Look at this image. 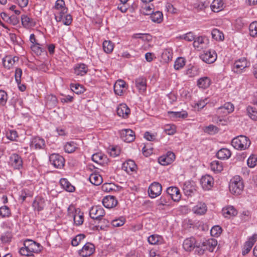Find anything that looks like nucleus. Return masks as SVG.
<instances>
[{"label":"nucleus","instance_id":"62","mask_svg":"<svg viewBox=\"0 0 257 257\" xmlns=\"http://www.w3.org/2000/svg\"><path fill=\"white\" fill-rule=\"evenodd\" d=\"M171 114H172V116L176 117V118H186L188 116V113L186 111H171L170 112Z\"/></svg>","mask_w":257,"mask_h":257},{"label":"nucleus","instance_id":"45","mask_svg":"<svg viewBox=\"0 0 257 257\" xmlns=\"http://www.w3.org/2000/svg\"><path fill=\"white\" fill-rule=\"evenodd\" d=\"M70 88L71 90L77 94H80L83 93L85 89L84 87L79 84H71Z\"/></svg>","mask_w":257,"mask_h":257},{"label":"nucleus","instance_id":"10","mask_svg":"<svg viewBox=\"0 0 257 257\" xmlns=\"http://www.w3.org/2000/svg\"><path fill=\"white\" fill-rule=\"evenodd\" d=\"M75 210V214L73 215L74 224L77 226H79L83 223L84 216L83 213L81 212L79 210L76 209L72 205H70L68 208V211H73Z\"/></svg>","mask_w":257,"mask_h":257},{"label":"nucleus","instance_id":"23","mask_svg":"<svg viewBox=\"0 0 257 257\" xmlns=\"http://www.w3.org/2000/svg\"><path fill=\"white\" fill-rule=\"evenodd\" d=\"M125 85L126 83L123 80L119 79L117 80L113 86L114 91L115 94L119 96L122 95Z\"/></svg>","mask_w":257,"mask_h":257},{"label":"nucleus","instance_id":"43","mask_svg":"<svg viewBox=\"0 0 257 257\" xmlns=\"http://www.w3.org/2000/svg\"><path fill=\"white\" fill-rule=\"evenodd\" d=\"M246 111L248 116L252 120H257V109L251 106L246 107Z\"/></svg>","mask_w":257,"mask_h":257},{"label":"nucleus","instance_id":"51","mask_svg":"<svg viewBox=\"0 0 257 257\" xmlns=\"http://www.w3.org/2000/svg\"><path fill=\"white\" fill-rule=\"evenodd\" d=\"M250 35L252 37H257V22H252L249 27Z\"/></svg>","mask_w":257,"mask_h":257},{"label":"nucleus","instance_id":"2","mask_svg":"<svg viewBox=\"0 0 257 257\" xmlns=\"http://www.w3.org/2000/svg\"><path fill=\"white\" fill-rule=\"evenodd\" d=\"M229 187L232 194L235 195L240 194L244 188L242 179L238 175L234 176L230 180Z\"/></svg>","mask_w":257,"mask_h":257},{"label":"nucleus","instance_id":"35","mask_svg":"<svg viewBox=\"0 0 257 257\" xmlns=\"http://www.w3.org/2000/svg\"><path fill=\"white\" fill-rule=\"evenodd\" d=\"M61 187L66 191L73 192L75 190V187L68 181L67 179L62 178L60 180Z\"/></svg>","mask_w":257,"mask_h":257},{"label":"nucleus","instance_id":"63","mask_svg":"<svg viewBox=\"0 0 257 257\" xmlns=\"http://www.w3.org/2000/svg\"><path fill=\"white\" fill-rule=\"evenodd\" d=\"M115 188L118 189V187L115 186L110 183H105L102 186V189L103 191L107 192H109L113 190H115Z\"/></svg>","mask_w":257,"mask_h":257},{"label":"nucleus","instance_id":"14","mask_svg":"<svg viewBox=\"0 0 257 257\" xmlns=\"http://www.w3.org/2000/svg\"><path fill=\"white\" fill-rule=\"evenodd\" d=\"M257 240V233L252 235L244 243L242 250V254L245 255L247 254L251 249L252 246Z\"/></svg>","mask_w":257,"mask_h":257},{"label":"nucleus","instance_id":"57","mask_svg":"<svg viewBox=\"0 0 257 257\" xmlns=\"http://www.w3.org/2000/svg\"><path fill=\"white\" fill-rule=\"evenodd\" d=\"M170 197L167 195L166 196H162L158 200V205L168 206L169 205Z\"/></svg>","mask_w":257,"mask_h":257},{"label":"nucleus","instance_id":"27","mask_svg":"<svg viewBox=\"0 0 257 257\" xmlns=\"http://www.w3.org/2000/svg\"><path fill=\"white\" fill-rule=\"evenodd\" d=\"M18 60L19 58L18 57H13L11 55L6 56L3 59V65L5 68L10 69Z\"/></svg>","mask_w":257,"mask_h":257},{"label":"nucleus","instance_id":"33","mask_svg":"<svg viewBox=\"0 0 257 257\" xmlns=\"http://www.w3.org/2000/svg\"><path fill=\"white\" fill-rule=\"evenodd\" d=\"M183 189L185 195L188 196H192L196 191L195 187L189 182L184 183Z\"/></svg>","mask_w":257,"mask_h":257},{"label":"nucleus","instance_id":"59","mask_svg":"<svg viewBox=\"0 0 257 257\" xmlns=\"http://www.w3.org/2000/svg\"><path fill=\"white\" fill-rule=\"evenodd\" d=\"M222 232V228L218 225H215L212 227L210 230V234L212 236H218Z\"/></svg>","mask_w":257,"mask_h":257},{"label":"nucleus","instance_id":"6","mask_svg":"<svg viewBox=\"0 0 257 257\" xmlns=\"http://www.w3.org/2000/svg\"><path fill=\"white\" fill-rule=\"evenodd\" d=\"M49 161L54 167L58 169L63 168L65 164V159L58 154H52L49 157Z\"/></svg>","mask_w":257,"mask_h":257},{"label":"nucleus","instance_id":"13","mask_svg":"<svg viewBox=\"0 0 257 257\" xmlns=\"http://www.w3.org/2000/svg\"><path fill=\"white\" fill-rule=\"evenodd\" d=\"M200 184L204 190H209L213 186L214 179L209 175L203 176L200 179Z\"/></svg>","mask_w":257,"mask_h":257},{"label":"nucleus","instance_id":"60","mask_svg":"<svg viewBox=\"0 0 257 257\" xmlns=\"http://www.w3.org/2000/svg\"><path fill=\"white\" fill-rule=\"evenodd\" d=\"M218 131V128L212 124L209 125L205 127L204 128V132L210 135H213L217 133Z\"/></svg>","mask_w":257,"mask_h":257},{"label":"nucleus","instance_id":"34","mask_svg":"<svg viewBox=\"0 0 257 257\" xmlns=\"http://www.w3.org/2000/svg\"><path fill=\"white\" fill-rule=\"evenodd\" d=\"M211 84V80L208 77H203L197 81V86L202 89H206Z\"/></svg>","mask_w":257,"mask_h":257},{"label":"nucleus","instance_id":"30","mask_svg":"<svg viewBox=\"0 0 257 257\" xmlns=\"http://www.w3.org/2000/svg\"><path fill=\"white\" fill-rule=\"evenodd\" d=\"M92 160L100 165L104 164L107 161V157L105 155L101 153L94 154L91 157Z\"/></svg>","mask_w":257,"mask_h":257},{"label":"nucleus","instance_id":"12","mask_svg":"<svg viewBox=\"0 0 257 257\" xmlns=\"http://www.w3.org/2000/svg\"><path fill=\"white\" fill-rule=\"evenodd\" d=\"M95 251L94 245L90 242H87L79 250V254L82 257H87L92 255Z\"/></svg>","mask_w":257,"mask_h":257},{"label":"nucleus","instance_id":"22","mask_svg":"<svg viewBox=\"0 0 257 257\" xmlns=\"http://www.w3.org/2000/svg\"><path fill=\"white\" fill-rule=\"evenodd\" d=\"M202 245L205 249L212 252L217 245V241L215 239L211 238L203 241L202 242Z\"/></svg>","mask_w":257,"mask_h":257},{"label":"nucleus","instance_id":"31","mask_svg":"<svg viewBox=\"0 0 257 257\" xmlns=\"http://www.w3.org/2000/svg\"><path fill=\"white\" fill-rule=\"evenodd\" d=\"M231 153L230 151L227 148H222L220 149L216 153L217 158L221 160L228 159L230 157Z\"/></svg>","mask_w":257,"mask_h":257},{"label":"nucleus","instance_id":"44","mask_svg":"<svg viewBox=\"0 0 257 257\" xmlns=\"http://www.w3.org/2000/svg\"><path fill=\"white\" fill-rule=\"evenodd\" d=\"M67 12V8H63L61 10H58L54 12L55 19L58 22H61L63 20L64 15Z\"/></svg>","mask_w":257,"mask_h":257},{"label":"nucleus","instance_id":"21","mask_svg":"<svg viewBox=\"0 0 257 257\" xmlns=\"http://www.w3.org/2000/svg\"><path fill=\"white\" fill-rule=\"evenodd\" d=\"M197 243L195 238L193 237H191L184 240L183 247L186 251H190L195 247Z\"/></svg>","mask_w":257,"mask_h":257},{"label":"nucleus","instance_id":"50","mask_svg":"<svg viewBox=\"0 0 257 257\" xmlns=\"http://www.w3.org/2000/svg\"><path fill=\"white\" fill-rule=\"evenodd\" d=\"M205 37L202 36H199L195 38L193 43V45L195 48L198 49H202L203 46L202 45L204 44Z\"/></svg>","mask_w":257,"mask_h":257},{"label":"nucleus","instance_id":"18","mask_svg":"<svg viewBox=\"0 0 257 257\" xmlns=\"http://www.w3.org/2000/svg\"><path fill=\"white\" fill-rule=\"evenodd\" d=\"M135 85L140 93L146 92L147 89V79L144 77H139L135 80Z\"/></svg>","mask_w":257,"mask_h":257},{"label":"nucleus","instance_id":"8","mask_svg":"<svg viewBox=\"0 0 257 257\" xmlns=\"http://www.w3.org/2000/svg\"><path fill=\"white\" fill-rule=\"evenodd\" d=\"M162 186L158 182H154L149 186L148 189V194L152 198H155L159 196L162 192Z\"/></svg>","mask_w":257,"mask_h":257},{"label":"nucleus","instance_id":"41","mask_svg":"<svg viewBox=\"0 0 257 257\" xmlns=\"http://www.w3.org/2000/svg\"><path fill=\"white\" fill-rule=\"evenodd\" d=\"M123 168L127 172H132L136 170L137 165L133 160H129L123 164Z\"/></svg>","mask_w":257,"mask_h":257},{"label":"nucleus","instance_id":"17","mask_svg":"<svg viewBox=\"0 0 257 257\" xmlns=\"http://www.w3.org/2000/svg\"><path fill=\"white\" fill-rule=\"evenodd\" d=\"M103 206L107 208H112L116 206L118 203L117 200L113 196H106L102 201Z\"/></svg>","mask_w":257,"mask_h":257},{"label":"nucleus","instance_id":"3","mask_svg":"<svg viewBox=\"0 0 257 257\" xmlns=\"http://www.w3.org/2000/svg\"><path fill=\"white\" fill-rule=\"evenodd\" d=\"M249 65V63L247 61L245 58L243 57L234 62L232 70L235 73L240 74L242 72V70L248 67Z\"/></svg>","mask_w":257,"mask_h":257},{"label":"nucleus","instance_id":"64","mask_svg":"<svg viewBox=\"0 0 257 257\" xmlns=\"http://www.w3.org/2000/svg\"><path fill=\"white\" fill-rule=\"evenodd\" d=\"M63 8H67L65 7V2L63 0H57L54 7L55 11L61 10Z\"/></svg>","mask_w":257,"mask_h":257},{"label":"nucleus","instance_id":"4","mask_svg":"<svg viewBox=\"0 0 257 257\" xmlns=\"http://www.w3.org/2000/svg\"><path fill=\"white\" fill-rule=\"evenodd\" d=\"M105 214L104 209L100 206H93L89 211L90 217L97 220H100Z\"/></svg>","mask_w":257,"mask_h":257},{"label":"nucleus","instance_id":"37","mask_svg":"<svg viewBox=\"0 0 257 257\" xmlns=\"http://www.w3.org/2000/svg\"><path fill=\"white\" fill-rule=\"evenodd\" d=\"M58 103V100L55 95H48L46 97V105L50 109L55 107Z\"/></svg>","mask_w":257,"mask_h":257},{"label":"nucleus","instance_id":"52","mask_svg":"<svg viewBox=\"0 0 257 257\" xmlns=\"http://www.w3.org/2000/svg\"><path fill=\"white\" fill-rule=\"evenodd\" d=\"M11 214V210L8 206L5 205L0 207V216L2 217H9Z\"/></svg>","mask_w":257,"mask_h":257},{"label":"nucleus","instance_id":"53","mask_svg":"<svg viewBox=\"0 0 257 257\" xmlns=\"http://www.w3.org/2000/svg\"><path fill=\"white\" fill-rule=\"evenodd\" d=\"M211 35L212 38L216 40H222L224 39L223 33L216 29L212 30Z\"/></svg>","mask_w":257,"mask_h":257},{"label":"nucleus","instance_id":"55","mask_svg":"<svg viewBox=\"0 0 257 257\" xmlns=\"http://www.w3.org/2000/svg\"><path fill=\"white\" fill-rule=\"evenodd\" d=\"M85 236L83 234H79L74 237L71 240V244L74 246H77L82 240H83Z\"/></svg>","mask_w":257,"mask_h":257},{"label":"nucleus","instance_id":"29","mask_svg":"<svg viewBox=\"0 0 257 257\" xmlns=\"http://www.w3.org/2000/svg\"><path fill=\"white\" fill-rule=\"evenodd\" d=\"M21 21L23 26L26 28H30L34 27L36 25L35 21L27 15H22L21 16Z\"/></svg>","mask_w":257,"mask_h":257},{"label":"nucleus","instance_id":"56","mask_svg":"<svg viewBox=\"0 0 257 257\" xmlns=\"http://www.w3.org/2000/svg\"><path fill=\"white\" fill-rule=\"evenodd\" d=\"M31 48L37 55H41L42 52H44V49L42 47V45L39 43L36 45H32Z\"/></svg>","mask_w":257,"mask_h":257},{"label":"nucleus","instance_id":"49","mask_svg":"<svg viewBox=\"0 0 257 257\" xmlns=\"http://www.w3.org/2000/svg\"><path fill=\"white\" fill-rule=\"evenodd\" d=\"M185 60L183 57H178L174 63V68L175 70H178L182 68L185 65Z\"/></svg>","mask_w":257,"mask_h":257},{"label":"nucleus","instance_id":"47","mask_svg":"<svg viewBox=\"0 0 257 257\" xmlns=\"http://www.w3.org/2000/svg\"><path fill=\"white\" fill-rule=\"evenodd\" d=\"M77 148V144L74 142H68L64 146V150L66 153H72Z\"/></svg>","mask_w":257,"mask_h":257},{"label":"nucleus","instance_id":"7","mask_svg":"<svg viewBox=\"0 0 257 257\" xmlns=\"http://www.w3.org/2000/svg\"><path fill=\"white\" fill-rule=\"evenodd\" d=\"M10 164L14 169L20 170L23 167L22 157L18 154H12L10 157Z\"/></svg>","mask_w":257,"mask_h":257},{"label":"nucleus","instance_id":"16","mask_svg":"<svg viewBox=\"0 0 257 257\" xmlns=\"http://www.w3.org/2000/svg\"><path fill=\"white\" fill-rule=\"evenodd\" d=\"M74 73L77 76H84L88 71V66L83 63L76 64L74 67Z\"/></svg>","mask_w":257,"mask_h":257},{"label":"nucleus","instance_id":"32","mask_svg":"<svg viewBox=\"0 0 257 257\" xmlns=\"http://www.w3.org/2000/svg\"><path fill=\"white\" fill-rule=\"evenodd\" d=\"M211 10L215 13L219 12L224 8L223 0H213L211 6Z\"/></svg>","mask_w":257,"mask_h":257},{"label":"nucleus","instance_id":"5","mask_svg":"<svg viewBox=\"0 0 257 257\" xmlns=\"http://www.w3.org/2000/svg\"><path fill=\"white\" fill-rule=\"evenodd\" d=\"M217 57V54L213 50H209L206 51H204L203 53L200 55V59L203 62L207 64L214 63L216 60Z\"/></svg>","mask_w":257,"mask_h":257},{"label":"nucleus","instance_id":"24","mask_svg":"<svg viewBox=\"0 0 257 257\" xmlns=\"http://www.w3.org/2000/svg\"><path fill=\"white\" fill-rule=\"evenodd\" d=\"M207 210L206 204L202 202H199L193 207V212L197 215H203Z\"/></svg>","mask_w":257,"mask_h":257},{"label":"nucleus","instance_id":"1","mask_svg":"<svg viewBox=\"0 0 257 257\" xmlns=\"http://www.w3.org/2000/svg\"><path fill=\"white\" fill-rule=\"evenodd\" d=\"M251 142L248 138L243 135H240L234 138L231 141V145L236 150L242 151L248 148Z\"/></svg>","mask_w":257,"mask_h":257},{"label":"nucleus","instance_id":"54","mask_svg":"<svg viewBox=\"0 0 257 257\" xmlns=\"http://www.w3.org/2000/svg\"><path fill=\"white\" fill-rule=\"evenodd\" d=\"M125 222V219L121 216L117 219H115L111 221V224L114 227H120L122 226Z\"/></svg>","mask_w":257,"mask_h":257},{"label":"nucleus","instance_id":"48","mask_svg":"<svg viewBox=\"0 0 257 257\" xmlns=\"http://www.w3.org/2000/svg\"><path fill=\"white\" fill-rule=\"evenodd\" d=\"M102 47L104 51L107 54L111 53L114 48L113 44L110 41H104Z\"/></svg>","mask_w":257,"mask_h":257},{"label":"nucleus","instance_id":"15","mask_svg":"<svg viewBox=\"0 0 257 257\" xmlns=\"http://www.w3.org/2000/svg\"><path fill=\"white\" fill-rule=\"evenodd\" d=\"M166 192L168 195L175 202H178L180 200L181 195L180 190L176 187H169L167 189Z\"/></svg>","mask_w":257,"mask_h":257},{"label":"nucleus","instance_id":"9","mask_svg":"<svg viewBox=\"0 0 257 257\" xmlns=\"http://www.w3.org/2000/svg\"><path fill=\"white\" fill-rule=\"evenodd\" d=\"M121 139L126 142L131 143L135 140V133L131 129H123L119 131Z\"/></svg>","mask_w":257,"mask_h":257},{"label":"nucleus","instance_id":"11","mask_svg":"<svg viewBox=\"0 0 257 257\" xmlns=\"http://www.w3.org/2000/svg\"><path fill=\"white\" fill-rule=\"evenodd\" d=\"M175 159V155L172 152H168L166 155H162L158 158V162L163 166H166L171 164Z\"/></svg>","mask_w":257,"mask_h":257},{"label":"nucleus","instance_id":"19","mask_svg":"<svg viewBox=\"0 0 257 257\" xmlns=\"http://www.w3.org/2000/svg\"><path fill=\"white\" fill-rule=\"evenodd\" d=\"M30 147L35 149H43L45 147V140L39 137H35L32 139Z\"/></svg>","mask_w":257,"mask_h":257},{"label":"nucleus","instance_id":"38","mask_svg":"<svg viewBox=\"0 0 257 257\" xmlns=\"http://www.w3.org/2000/svg\"><path fill=\"white\" fill-rule=\"evenodd\" d=\"M210 168L215 173H220L223 170V164L219 161H213L210 163Z\"/></svg>","mask_w":257,"mask_h":257},{"label":"nucleus","instance_id":"36","mask_svg":"<svg viewBox=\"0 0 257 257\" xmlns=\"http://www.w3.org/2000/svg\"><path fill=\"white\" fill-rule=\"evenodd\" d=\"M26 244L30 247V252H32V255L33 253L38 252L40 251V245L39 243L30 239L26 240Z\"/></svg>","mask_w":257,"mask_h":257},{"label":"nucleus","instance_id":"42","mask_svg":"<svg viewBox=\"0 0 257 257\" xmlns=\"http://www.w3.org/2000/svg\"><path fill=\"white\" fill-rule=\"evenodd\" d=\"M150 18L153 22L157 23H161L163 20V15L161 12L157 11L152 14Z\"/></svg>","mask_w":257,"mask_h":257},{"label":"nucleus","instance_id":"46","mask_svg":"<svg viewBox=\"0 0 257 257\" xmlns=\"http://www.w3.org/2000/svg\"><path fill=\"white\" fill-rule=\"evenodd\" d=\"M225 110L224 114L227 115V114L232 112L234 110V106L230 102L225 103L223 106L219 107V110Z\"/></svg>","mask_w":257,"mask_h":257},{"label":"nucleus","instance_id":"40","mask_svg":"<svg viewBox=\"0 0 257 257\" xmlns=\"http://www.w3.org/2000/svg\"><path fill=\"white\" fill-rule=\"evenodd\" d=\"M154 8V6L152 4H143L141 11L144 15H151L153 13V10Z\"/></svg>","mask_w":257,"mask_h":257},{"label":"nucleus","instance_id":"61","mask_svg":"<svg viewBox=\"0 0 257 257\" xmlns=\"http://www.w3.org/2000/svg\"><path fill=\"white\" fill-rule=\"evenodd\" d=\"M162 58L165 62H168L172 60V53L168 50H165L162 54Z\"/></svg>","mask_w":257,"mask_h":257},{"label":"nucleus","instance_id":"25","mask_svg":"<svg viewBox=\"0 0 257 257\" xmlns=\"http://www.w3.org/2000/svg\"><path fill=\"white\" fill-rule=\"evenodd\" d=\"M45 205V199L40 196H37L33 202L32 206L34 209L38 212L44 209Z\"/></svg>","mask_w":257,"mask_h":257},{"label":"nucleus","instance_id":"20","mask_svg":"<svg viewBox=\"0 0 257 257\" xmlns=\"http://www.w3.org/2000/svg\"><path fill=\"white\" fill-rule=\"evenodd\" d=\"M222 215L226 218L235 216L237 214V210L233 206H227L222 209Z\"/></svg>","mask_w":257,"mask_h":257},{"label":"nucleus","instance_id":"58","mask_svg":"<svg viewBox=\"0 0 257 257\" xmlns=\"http://www.w3.org/2000/svg\"><path fill=\"white\" fill-rule=\"evenodd\" d=\"M247 164L249 167L253 168L257 164V157L255 155H252L248 159Z\"/></svg>","mask_w":257,"mask_h":257},{"label":"nucleus","instance_id":"28","mask_svg":"<svg viewBox=\"0 0 257 257\" xmlns=\"http://www.w3.org/2000/svg\"><path fill=\"white\" fill-rule=\"evenodd\" d=\"M148 242L152 245H159L164 243L163 237L158 234H152L148 237Z\"/></svg>","mask_w":257,"mask_h":257},{"label":"nucleus","instance_id":"39","mask_svg":"<svg viewBox=\"0 0 257 257\" xmlns=\"http://www.w3.org/2000/svg\"><path fill=\"white\" fill-rule=\"evenodd\" d=\"M89 180L92 184L95 186L99 185L102 182V177L96 173L91 174L89 177Z\"/></svg>","mask_w":257,"mask_h":257},{"label":"nucleus","instance_id":"26","mask_svg":"<svg viewBox=\"0 0 257 257\" xmlns=\"http://www.w3.org/2000/svg\"><path fill=\"white\" fill-rule=\"evenodd\" d=\"M117 113L123 118H127L130 113V109L125 104H120L117 108Z\"/></svg>","mask_w":257,"mask_h":257}]
</instances>
